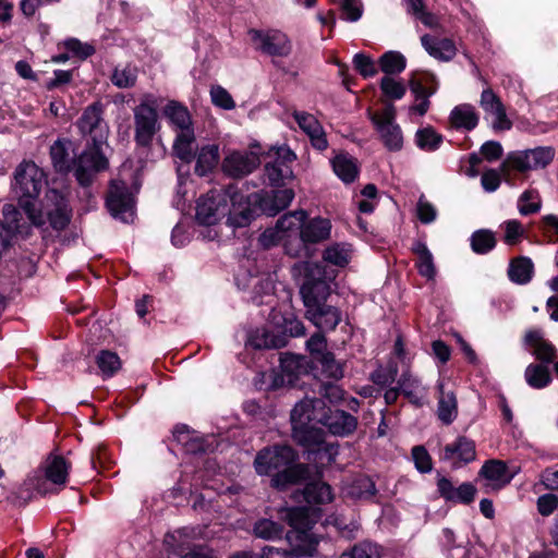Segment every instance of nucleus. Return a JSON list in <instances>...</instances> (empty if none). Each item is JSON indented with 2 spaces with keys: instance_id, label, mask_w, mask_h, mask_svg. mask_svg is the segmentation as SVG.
Here are the masks:
<instances>
[{
  "instance_id": "nucleus-34",
  "label": "nucleus",
  "mask_w": 558,
  "mask_h": 558,
  "mask_svg": "<svg viewBox=\"0 0 558 558\" xmlns=\"http://www.w3.org/2000/svg\"><path fill=\"white\" fill-rule=\"evenodd\" d=\"M378 65L385 76L397 75L405 70L407 59L401 52L389 50L379 57Z\"/></svg>"
},
{
  "instance_id": "nucleus-60",
  "label": "nucleus",
  "mask_w": 558,
  "mask_h": 558,
  "mask_svg": "<svg viewBox=\"0 0 558 558\" xmlns=\"http://www.w3.org/2000/svg\"><path fill=\"white\" fill-rule=\"evenodd\" d=\"M306 347L311 352L314 361L328 353L326 351V338L322 332L314 333L306 342Z\"/></svg>"
},
{
  "instance_id": "nucleus-48",
  "label": "nucleus",
  "mask_w": 558,
  "mask_h": 558,
  "mask_svg": "<svg viewBox=\"0 0 558 558\" xmlns=\"http://www.w3.org/2000/svg\"><path fill=\"white\" fill-rule=\"evenodd\" d=\"M340 558H380L377 545L371 542H362L344 551Z\"/></svg>"
},
{
  "instance_id": "nucleus-54",
  "label": "nucleus",
  "mask_w": 558,
  "mask_h": 558,
  "mask_svg": "<svg viewBox=\"0 0 558 558\" xmlns=\"http://www.w3.org/2000/svg\"><path fill=\"white\" fill-rule=\"evenodd\" d=\"M485 119L495 134H500L512 128V121L508 118L505 106L493 112L490 117H485Z\"/></svg>"
},
{
  "instance_id": "nucleus-10",
  "label": "nucleus",
  "mask_w": 558,
  "mask_h": 558,
  "mask_svg": "<svg viewBox=\"0 0 558 558\" xmlns=\"http://www.w3.org/2000/svg\"><path fill=\"white\" fill-rule=\"evenodd\" d=\"M104 114L105 105L100 100L88 105L76 121L81 134L89 140H107L110 131Z\"/></svg>"
},
{
  "instance_id": "nucleus-57",
  "label": "nucleus",
  "mask_w": 558,
  "mask_h": 558,
  "mask_svg": "<svg viewBox=\"0 0 558 558\" xmlns=\"http://www.w3.org/2000/svg\"><path fill=\"white\" fill-rule=\"evenodd\" d=\"M340 10L342 19L348 22H356L363 15V4L361 0H342Z\"/></svg>"
},
{
  "instance_id": "nucleus-17",
  "label": "nucleus",
  "mask_w": 558,
  "mask_h": 558,
  "mask_svg": "<svg viewBox=\"0 0 558 558\" xmlns=\"http://www.w3.org/2000/svg\"><path fill=\"white\" fill-rule=\"evenodd\" d=\"M260 163L256 153L233 151L228 155L222 163L223 171L231 177L241 178L250 174Z\"/></svg>"
},
{
  "instance_id": "nucleus-64",
  "label": "nucleus",
  "mask_w": 558,
  "mask_h": 558,
  "mask_svg": "<svg viewBox=\"0 0 558 558\" xmlns=\"http://www.w3.org/2000/svg\"><path fill=\"white\" fill-rule=\"evenodd\" d=\"M533 354L541 362L550 363L556 357V349L550 342L544 340L533 350Z\"/></svg>"
},
{
  "instance_id": "nucleus-24",
  "label": "nucleus",
  "mask_w": 558,
  "mask_h": 558,
  "mask_svg": "<svg viewBox=\"0 0 558 558\" xmlns=\"http://www.w3.org/2000/svg\"><path fill=\"white\" fill-rule=\"evenodd\" d=\"M291 497L296 502L320 505L330 502L333 495L328 484L324 482H313L307 484L302 490H295Z\"/></svg>"
},
{
  "instance_id": "nucleus-30",
  "label": "nucleus",
  "mask_w": 558,
  "mask_h": 558,
  "mask_svg": "<svg viewBox=\"0 0 558 558\" xmlns=\"http://www.w3.org/2000/svg\"><path fill=\"white\" fill-rule=\"evenodd\" d=\"M335 173L344 182H353L359 174L356 160L348 154L340 153L332 159Z\"/></svg>"
},
{
  "instance_id": "nucleus-32",
  "label": "nucleus",
  "mask_w": 558,
  "mask_h": 558,
  "mask_svg": "<svg viewBox=\"0 0 558 558\" xmlns=\"http://www.w3.org/2000/svg\"><path fill=\"white\" fill-rule=\"evenodd\" d=\"M293 118L299 128L308 136V140H325L324 129L315 116L295 110Z\"/></svg>"
},
{
  "instance_id": "nucleus-11",
  "label": "nucleus",
  "mask_w": 558,
  "mask_h": 558,
  "mask_svg": "<svg viewBox=\"0 0 558 558\" xmlns=\"http://www.w3.org/2000/svg\"><path fill=\"white\" fill-rule=\"evenodd\" d=\"M135 137L134 140H153L159 131L158 111L156 100H143L134 109Z\"/></svg>"
},
{
  "instance_id": "nucleus-14",
  "label": "nucleus",
  "mask_w": 558,
  "mask_h": 558,
  "mask_svg": "<svg viewBox=\"0 0 558 558\" xmlns=\"http://www.w3.org/2000/svg\"><path fill=\"white\" fill-rule=\"evenodd\" d=\"M44 208L50 226L54 230H64L71 220V209L63 194L49 189L44 198Z\"/></svg>"
},
{
  "instance_id": "nucleus-2",
  "label": "nucleus",
  "mask_w": 558,
  "mask_h": 558,
  "mask_svg": "<svg viewBox=\"0 0 558 558\" xmlns=\"http://www.w3.org/2000/svg\"><path fill=\"white\" fill-rule=\"evenodd\" d=\"M296 453L290 446L267 447L258 451L254 460V468L259 475L277 473L271 478V485L283 489L288 485L307 480L308 468L305 464H293Z\"/></svg>"
},
{
  "instance_id": "nucleus-4",
  "label": "nucleus",
  "mask_w": 558,
  "mask_h": 558,
  "mask_svg": "<svg viewBox=\"0 0 558 558\" xmlns=\"http://www.w3.org/2000/svg\"><path fill=\"white\" fill-rule=\"evenodd\" d=\"M331 228V221L327 218H306L300 226V232L289 235L284 241L286 254L294 258L311 257V245L327 241L330 238Z\"/></svg>"
},
{
  "instance_id": "nucleus-1",
  "label": "nucleus",
  "mask_w": 558,
  "mask_h": 558,
  "mask_svg": "<svg viewBox=\"0 0 558 558\" xmlns=\"http://www.w3.org/2000/svg\"><path fill=\"white\" fill-rule=\"evenodd\" d=\"M253 214L246 197L230 185L223 192L210 191L199 197L195 217L199 223L213 226L228 216V226L243 228L251 223Z\"/></svg>"
},
{
  "instance_id": "nucleus-47",
  "label": "nucleus",
  "mask_w": 558,
  "mask_h": 558,
  "mask_svg": "<svg viewBox=\"0 0 558 558\" xmlns=\"http://www.w3.org/2000/svg\"><path fill=\"white\" fill-rule=\"evenodd\" d=\"M315 362L320 365L322 372L326 377L336 380L343 377V364L337 361L331 352L322 355V357Z\"/></svg>"
},
{
  "instance_id": "nucleus-53",
  "label": "nucleus",
  "mask_w": 558,
  "mask_h": 558,
  "mask_svg": "<svg viewBox=\"0 0 558 558\" xmlns=\"http://www.w3.org/2000/svg\"><path fill=\"white\" fill-rule=\"evenodd\" d=\"M541 208L539 195L536 191H525L519 199V211L521 215L537 213Z\"/></svg>"
},
{
  "instance_id": "nucleus-50",
  "label": "nucleus",
  "mask_w": 558,
  "mask_h": 558,
  "mask_svg": "<svg viewBox=\"0 0 558 558\" xmlns=\"http://www.w3.org/2000/svg\"><path fill=\"white\" fill-rule=\"evenodd\" d=\"M353 65L354 69L362 75L364 78L374 77L378 73V69L376 66L375 61L371 58V56L359 52L353 57Z\"/></svg>"
},
{
  "instance_id": "nucleus-22",
  "label": "nucleus",
  "mask_w": 558,
  "mask_h": 558,
  "mask_svg": "<svg viewBox=\"0 0 558 558\" xmlns=\"http://www.w3.org/2000/svg\"><path fill=\"white\" fill-rule=\"evenodd\" d=\"M480 122V113L470 104L457 105L449 114V126L461 132L473 131Z\"/></svg>"
},
{
  "instance_id": "nucleus-6",
  "label": "nucleus",
  "mask_w": 558,
  "mask_h": 558,
  "mask_svg": "<svg viewBox=\"0 0 558 558\" xmlns=\"http://www.w3.org/2000/svg\"><path fill=\"white\" fill-rule=\"evenodd\" d=\"M70 465L62 456L49 454L41 469L28 481L39 494L46 495L52 492L49 483L59 487L65 485Z\"/></svg>"
},
{
  "instance_id": "nucleus-19",
  "label": "nucleus",
  "mask_w": 558,
  "mask_h": 558,
  "mask_svg": "<svg viewBox=\"0 0 558 558\" xmlns=\"http://www.w3.org/2000/svg\"><path fill=\"white\" fill-rule=\"evenodd\" d=\"M437 489L445 500L465 505L474 500L477 492L472 483H462L459 487H454L452 482L447 477L438 478Z\"/></svg>"
},
{
  "instance_id": "nucleus-26",
  "label": "nucleus",
  "mask_w": 558,
  "mask_h": 558,
  "mask_svg": "<svg viewBox=\"0 0 558 558\" xmlns=\"http://www.w3.org/2000/svg\"><path fill=\"white\" fill-rule=\"evenodd\" d=\"M324 430L314 424L292 427V438L294 441L312 452H320L324 447Z\"/></svg>"
},
{
  "instance_id": "nucleus-9",
  "label": "nucleus",
  "mask_w": 558,
  "mask_h": 558,
  "mask_svg": "<svg viewBox=\"0 0 558 558\" xmlns=\"http://www.w3.org/2000/svg\"><path fill=\"white\" fill-rule=\"evenodd\" d=\"M248 35L253 44L256 45V49L264 54L284 58L292 52V41L281 31L271 29L265 32L252 28L248 31Z\"/></svg>"
},
{
  "instance_id": "nucleus-49",
  "label": "nucleus",
  "mask_w": 558,
  "mask_h": 558,
  "mask_svg": "<svg viewBox=\"0 0 558 558\" xmlns=\"http://www.w3.org/2000/svg\"><path fill=\"white\" fill-rule=\"evenodd\" d=\"M250 344L255 349H271L281 347L283 342L267 330L258 329L250 337Z\"/></svg>"
},
{
  "instance_id": "nucleus-55",
  "label": "nucleus",
  "mask_w": 558,
  "mask_h": 558,
  "mask_svg": "<svg viewBox=\"0 0 558 558\" xmlns=\"http://www.w3.org/2000/svg\"><path fill=\"white\" fill-rule=\"evenodd\" d=\"M351 494L357 498H373L376 495L375 483L367 476H360L354 481Z\"/></svg>"
},
{
  "instance_id": "nucleus-58",
  "label": "nucleus",
  "mask_w": 558,
  "mask_h": 558,
  "mask_svg": "<svg viewBox=\"0 0 558 558\" xmlns=\"http://www.w3.org/2000/svg\"><path fill=\"white\" fill-rule=\"evenodd\" d=\"M457 54V47L452 39L441 38L437 40L435 59L440 61H451Z\"/></svg>"
},
{
  "instance_id": "nucleus-42",
  "label": "nucleus",
  "mask_w": 558,
  "mask_h": 558,
  "mask_svg": "<svg viewBox=\"0 0 558 558\" xmlns=\"http://www.w3.org/2000/svg\"><path fill=\"white\" fill-rule=\"evenodd\" d=\"M282 374L288 377V381L292 383L300 374L305 371L304 359L293 354H284L280 359Z\"/></svg>"
},
{
  "instance_id": "nucleus-16",
  "label": "nucleus",
  "mask_w": 558,
  "mask_h": 558,
  "mask_svg": "<svg viewBox=\"0 0 558 558\" xmlns=\"http://www.w3.org/2000/svg\"><path fill=\"white\" fill-rule=\"evenodd\" d=\"M440 459L451 462L454 468L468 464L476 459L475 442L465 436H459L452 444L444 447Z\"/></svg>"
},
{
  "instance_id": "nucleus-12",
  "label": "nucleus",
  "mask_w": 558,
  "mask_h": 558,
  "mask_svg": "<svg viewBox=\"0 0 558 558\" xmlns=\"http://www.w3.org/2000/svg\"><path fill=\"white\" fill-rule=\"evenodd\" d=\"M327 407L320 398L305 397L299 401L291 411L292 427H302L310 424H322L324 422Z\"/></svg>"
},
{
  "instance_id": "nucleus-37",
  "label": "nucleus",
  "mask_w": 558,
  "mask_h": 558,
  "mask_svg": "<svg viewBox=\"0 0 558 558\" xmlns=\"http://www.w3.org/2000/svg\"><path fill=\"white\" fill-rule=\"evenodd\" d=\"M526 383L536 389L546 387L550 383V374L543 364H530L524 373Z\"/></svg>"
},
{
  "instance_id": "nucleus-5",
  "label": "nucleus",
  "mask_w": 558,
  "mask_h": 558,
  "mask_svg": "<svg viewBox=\"0 0 558 558\" xmlns=\"http://www.w3.org/2000/svg\"><path fill=\"white\" fill-rule=\"evenodd\" d=\"M102 144L107 142H93V145L78 151L73 172L77 183L83 187L92 185L96 174L109 166L102 151Z\"/></svg>"
},
{
  "instance_id": "nucleus-20",
  "label": "nucleus",
  "mask_w": 558,
  "mask_h": 558,
  "mask_svg": "<svg viewBox=\"0 0 558 558\" xmlns=\"http://www.w3.org/2000/svg\"><path fill=\"white\" fill-rule=\"evenodd\" d=\"M371 119L381 140H402L401 129L395 123L396 108L392 104H387L383 110L374 112Z\"/></svg>"
},
{
  "instance_id": "nucleus-46",
  "label": "nucleus",
  "mask_w": 558,
  "mask_h": 558,
  "mask_svg": "<svg viewBox=\"0 0 558 558\" xmlns=\"http://www.w3.org/2000/svg\"><path fill=\"white\" fill-rule=\"evenodd\" d=\"M383 95L389 100H399L407 93L405 85L391 76H383L379 83Z\"/></svg>"
},
{
  "instance_id": "nucleus-3",
  "label": "nucleus",
  "mask_w": 558,
  "mask_h": 558,
  "mask_svg": "<svg viewBox=\"0 0 558 558\" xmlns=\"http://www.w3.org/2000/svg\"><path fill=\"white\" fill-rule=\"evenodd\" d=\"M46 182L45 172L31 160H23L14 170L12 189L21 208L35 226L45 225V214L38 209L35 199Z\"/></svg>"
},
{
  "instance_id": "nucleus-28",
  "label": "nucleus",
  "mask_w": 558,
  "mask_h": 558,
  "mask_svg": "<svg viewBox=\"0 0 558 558\" xmlns=\"http://www.w3.org/2000/svg\"><path fill=\"white\" fill-rule=\"evenodd\" d=\"M478 475L498 487L509 484L513 477L512 474H509L507 463L497 459L486 461L481 468Z\"/></svg>"
},
{
  "instance_id": "nucleus-31",
  "label": "nucleus",
  "mask_w": 558,
  "mask_h": 558,
  "mask_svg": "<svg viewBox=\"0 0 558 558\" xmlns=\"http://www.w3.org/2000/svg\"><path fill=\"white\" fill-rule=\"evenodd\" d=\"M534 272V265L529 257H517L510 262L508 268L509 279L518 284H525L531 281Z\"/></svg>"
},
{
  "instance_id": "nucleus-40",
  "label": "nucleus",
  "mask_w": 558,
  "mask_h": 558,
  "mask_svg": "<svg viewBox=\"0 0 558 558\" xmlns=\"http://www.w3.org/2000/svg\"><path fill=\"white\" fill-rule=\"evenodd\" d=\"M253 532L256 537L274 541L281 537L283 526L271 520L260 519L254 524Z\"/></svg>"
},
{
  "instance_id": "nucleus-43",
  "label": "nucleus",
  "mask_w": 558,
  "mask_h": 558,
  "mask_svg": "<svg viewBox=\"0 0 558 558\" xmlns=\"http://www.w3.org/2000/svg\"><path fill=\"white\" fill-rule=\"evenodd\" d=\"M295 539L299 543L291 549L294 557L313 556L316 553L318 542L313 535L306 532H296Z\"/></svg>"
},
{
  "instance_id": "nucleus-52",
  "label": "nucleus",
  "mask_w": 558,
  "mask_h": 558,
  "mask_svg": "<svg viewBox=\"0 0 558 558\" xmlns=\"http://www.w3.org/2000/svg\"><path fill=\"white\" fill-rule=\"evenodd\" d=\"M63 46L65 50L80 60H86L95 53V47L89 44H84L77 38H68L64 40Z\"/></svg>"
},
{
  "instance_id": "nucleus-25",
  "label": "nucleus",
  "mask_w": 558,
  "mask_h": 558,
  "mask_svg": "<svg viewBox=\"0 0 558 558\" xmlns=\"http://www.w3.org/2000/svg\"><path fill=\"white\" fill-rule=\"evenodd\" d=\"M305 316L320 330H333L340 322V314L326 303L306 308Z\"/></svg>"
},
{
  "instance_id": "nucleus-33",
  "label": "nucleus",
  "mask_w": 558,
  "mask_h": 558,
  "mask_svg": "<svg viewBox=\"0 0 558 558\" xmlns=\"http://www.w3.org/2000/svg\"><path fill=\"white\" fill-rule=\"evenodd\" d=\"M306 218L307 213L303 209L290 211L278 219L276 227L286 241L289 235H294L300 232V226Z\"/></svg>"
},
{
  "instance_id": "nucleus-51",
  "label": "nucleus",
  "mask_w": 558,
  "mask_h": 558,
  "mask_svg": "<svg viewBox=\"0 0 558 558\" xmlns=\"http://www.w3.org/2000/svg\"><path fill=\"white\" fill-rule=\"evenodd\" d=\"M210 98L214 106L223 110H232L235 108V101L231 94L221 85L211 86Z\"/></svg>"
},
{
  "instance_id": "nucleus-23",
  "label": "nucleus",
  "mask_w": 558,
  "mask_h": 558,
  "mask_svg": "<svg viewBox=\"0 0 558 558\" xmlns=\"http://www.w3.org/2000/svg\"><path fill=\"white\" fill-rule=\"evenodd\" d=\"M323 425L333 435L348 436L356 429L357 420L345 411L336 410L330 412L327 408Z\"/></svg>"
},
{
  "instance_id": "nucleus-39",
  "label": "nucleus",
  "mask_w": 558,
  "mask_h": 558,
  "mask_svg": "<svg viewBox=\"0 0 558 558\" xmlns=\"http://www.w3.org/2000/svg\"><path fill=\"white\" fill-rule=\"evenodd\" d=\"M496 245L494 232L487 229L475 231L471 236V247L477 254H486Z\"/></svg>"
},
{
  "instance_id": "nucleus-15",
  "label": "nucleus",
  "mask_w": 558,
  "mask_h": 558,
  "mask_svg": "<svg viewBox=\"0 0 558 558\" xmlns=\"http://www.w3.org/2000/svg\"><path fill=\"white\" fill-rule=\"evenodd\" d=\"M106 204L112 216L125 220L124 215L131 211L133 206V197L125 181L116 179L110 182Z\"/></svg>"
},
{
  "instance_id": "nucleus-7",
  "label": "nucleus",
  "mask_w": 558,
  "mask_h": 558,
  "mask_svg": "<svg viewBox=\"0 0 558 558\" xmlns=\"http://www.w3.org/2000/svg\"><path fill=\"white\" fill-rule=\"evenodd\" d=\"M161 117L174 133V140H196L192 113L183 102L168 100L161 109Z\"/></svg>"
},
{
  "instance_id": "nucleus-35",
  "label": "nucleus",
  "mask_w": 558,
  "mask_h": 558,
  "mask_svg": "<svg viewBox=\"0 0 558 558\" xmlns=\"http://www.w3.org/2000/svg\"><path fill=\"white\" fill-rule=\"evenodd\" d=\"M413 252L417 255L416 267L421 276L433 279L436 275V269L433 260V255L423 242H415Z\"/></svg>"
},
{
  "instance_id": "nucleus-59",
  "label": "nucleus",
  "mask_w": 558,
  "mask_h": 558,
  "mask_svg": "<svg viewBox=\"0 0 558 558\" xmlns=\"http://www.w3.org/2000/svg\"><path fill=\"white\" fill-rule=\"evenodd\" d=\"M412 457L415 462V466L420 472L427 473L432 471V458L423 446H415L412 449Z\"/></svg>"
},
{
  "instance_id": "nucleus-18",
  "label": "nucleus",
  "mask_w": 558,
  "mask_h": 558,
  "mask_svg": "<svg viewBox=\"0 0 558 558\" xmlns=\"http://www.w3.org/2000/svg\"><path fill=\"white\" fill-rule=\"evenodd\" d=\"M78 151L76 142H54L50 147L54 170L60 173H69L74 170Z\"/></svg>"
},
{
  "instance_id": "nucleus-61",
  "label": "nucleus",
  "mask_w": 558,
  "mask_h": 558,
  "mask_svg": "<svg viewBox=\"0 0 558 558\" xmlns=\"http://www.w3.org/2000/svg\"><path fill=\"white\" fill-rule=\"evenodd\" d=\"M536 507L541 515L548 517L558 508V496L544 494L537 498Z\"/></svg>"
},
{
  "instance_id": "nucleus-62",
  "label": "nucleus",
  "mask_w": 558,
  "mask_h": 558,
  "mask_svg": "<svg viewBox=\"0 0 558 558\" xmlns=\"http://www.w3.org/2000/svg\"><path fill=\"white\" fill-rule=\"evenodd\" d=\"M398 369L396 366H390L389 368H378L372 373L371 379L378 386H388L395 381Z\"/></svg>"
},
{
  "instance_id": "nucleus-13",
  "label": "nucleus",
  "mask_w": 558,
  "mask_h": 558,
  "mask_svg": "<svg viewBox=\"0 0 558 558\" xmlns=\"http://www.w3.org/2000/svg\"><path fill=\"white\" fill-rule=\"evenodd\" d=\"M553 158L554 150L551 147H537L510 155L504 162V166L510 167L520 172H525L546 167Z\"/></svg>"
},
{
  "instance_id": "nucleus-44",
  "label": "nucleus",
  "mask_w": 558,
  "mask_h": 558,
  "mask_svg": "<svg viewBox=\"0 0 558 558\" xmlns=\"http://www.w3.org/2000/svg\"><path fill=\"white\" fill-rule=\"evenodd\" d=\"M350 250L344 244H332L328 246L323 254L324 260L332 265L343 267L350 260Z\"/></svg>"
},
{
  "instance_id": "nucleus-38",
  "label": "nucleus",
  "mask_w": 558,
  "mask_h": 558,
  "mask_svg": "<svg viewBox=\"0 0 558 558\" xmlns=\"http://www.w3.org/2000/svg\"><path fill=\"white\" fill-rule=\"evenodd\" d=\"M218 146L215 144L203 147L197 156L196 172L201 175L206 174L213 169L219 160Z\"/></svg>"
},
{
  "instance_id": "nucleus-29",
  "label": "nucleus",
  "mask_w": 558,
  "mask_h": 558,
  "mask_svg": "<svg viewBox=\"0 0 558 558\" xmlns=\"http://www.w3.org/2000/svg\"><path fill=\"white\" fill-rule=\"evenodd\" d=\"M398 389L416 407H422L424 402V389L420 381L409 371L402 373L398 380Z\"/></svg>"
},
{
  "instance_id": "nucleus-27",
  "label": "nucleus",
  "mask_w": 558,
  "mask_h": 558,
  "mask_svg": "<svg viewBox=\"0 0 558 558\" xmlns=\"http://www.w3.org/2000/svg\"><path fill=\"white\" fill-rule=\"evenodd\" d=\"M439 392L437 415L438 418L446 425L451 424L458 415V402L456 395L452 390H446L442 381L437 385Z\"/></svg>"
},
{
  "instance_id": "nucleus-21",
  "label": "nucleus",
  "mask_w": 558,
  "mask_h": 558,
  "mask_svg": "<svg viewBox=\"0 0 558 558\" xmlns=\"http://www.w3.org/2000/svg\"><path fill=\"white\" fill-rule=\"evenodd\" d=\"M300 293L305 308L316 307L326 303L329 295V286L323 278H314L307 274Z\"/></svg>"
},
{
  "instance_id": "nucleus-36",
  "label": "nucleus",
  "mask_w": 558,
  "mask_h": 558,
  "mask_svg": "<svg viewBox=\"0 0 558 558\" xmlns=\"http://www.w3.org/2000/svg\"><path fill=\"white\" fill-rule=\"evenodd\" d=\"M435 84V76L433 74H425L424 78H420L415 73L409 80V87L415 97V100L420 98H426L433 96L437 86H426V84Z\"/></svg>"
},
{
  "instance_id": "nucleus-56",
  "label": "nucleus",
  "mask_w": 558,
  "mask_h": 558,
  "mask_svg": "<svg viewBox=\"0 0 558 558\" xmlns=\"http://www.w3.org/2000/svg\"><path fill=\"white\" fill-rule=\"evenodd\" d=\"M480 104L486 117H490L493 112L505 106L500 97L489 87L483 89Z\"/></svg>"
},
{
  "instance_id": "nucleus-63",
  "label": "nucleus",
  "mask_w": 558,
  "mask_h": 558,
  "mask_svg": "<svg viewBox=\"0 0 558 558\" xmlns=\"http://www.w3.org/2000/svg\"><path fill=\"white\" fill-rule=\"evenodd\" d=\"M54 77L46 83L48 90H53L70 84L73 80V70H54Z\"/></svg>"
},
{
  "instance_id": "nucleus-8",
  "label": "nucleus",
  "mask_w": 558,
  "mask_h": 558,
  "mask_svg": "<svg viewBox=\"0 0 558 558\" xmlns=\"http://www.w3.org/2000/svg\"><path fill=\"white\" fill-rule=\"evenodd\" d=\"M269 159L265 165L266 174L271 184L279 185L293 177L290 163L296 158L287 144L272 146L267 153Z\"/></svg>"
},
{
  "instance_id": "nucleus-45",
  "label": "nucleus",
  "mask_w": 558,
  "mask_h": 558,
  "mask_svg": "<svg viewBox=\"0 0 558 558\" xmlns=\"http://www.w3.org/2000/svg\"><path fill=\"white\" fill-rule=\"evenodd\" d=\"M137 69L128 64L123 69L116 68L111 75V82L118 88H130L136 84Z\"/></svg>"
},
{
  "instance_id": "nucleus-41",
  "label": "nucleus",
  "mask_w": 558,
  "mask_h": 558,
  "mask_svg": "<svg viewBox=\"0 0 558 558\" xmlns=\"http://www.w3.org/2000/svg\"><path fill=\"white\" fill-rule=\"evenodd\" d=\"M96 364L102 376L110 377L121 368V361L114 352L102 350L96 356Z\"/></svg>"
}]
</instances>
